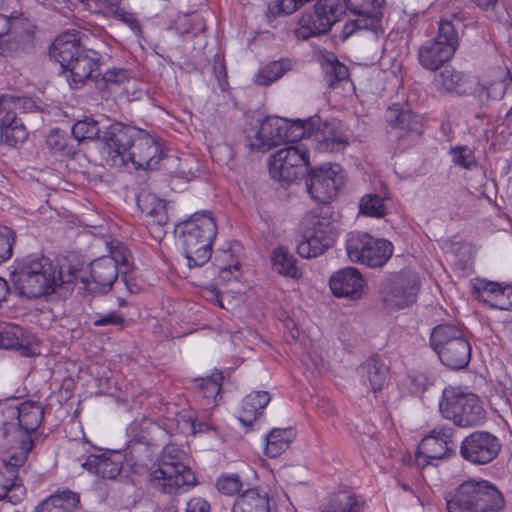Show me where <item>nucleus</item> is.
Listing matches in <instances>:
<instances>
[{"mask_svg":"<svg viewBox=\"0 0 512 512\" xmlns=\"http://www.w3.org/2000/svg\"><path fill=\"white\" fill-rule=\"evenodd\" d=\"M78 271L71 265L58 267L44 255L31 254L20 263L13 275L15 289L27 298L49 295L58 286L72 284Z\"/></svg>","mask_w":512,"mask_h":512,"instance_id":"obj_1","label":"nucleus"},{"mask_svg":"<svg viewBox=\"0 0 512 512\" xmlns=\"http://www.w3.org/2000/svg\"><path fill=\"white\" fill-rule=\"evenodd\" d=\"M49 55L68 72L67 81L72 89H78L98 71L100 54L85 48L80 32L69 30L60 34L52 43Z\"/></svg>","mask_w":512,"mask_h":512,"instance_id":"obj_2","label":"nucleus"},{"mask_svg":"<svg viewBox=\"0 0 512 512\" xmlns=\"http://www.w3.org/2000/svg\"><path fill=\"white\" fill-rule=\"evenodd\" d=\"M174 233L181 242L190 268L201 267L208 262L217 233V226L210 212L194 213L188 219L177 223Z\"/></svg>","mask_w":512,"mask_h":512,"instance_id":"obj_3","label":"nucleus"},{"mask_svg":"<svg viewBox=\"0 0 512 512\" xmlns=\"http://www.w3.org/2000/svg\"><path fill=\"white\" fill-rule=\"evenodd\" d=\"M448 512H500L505 507L502 493L484 479L463 481L445 497Z\"/></svg>","mask_w":512,"mask_h":512,"instance_id":"obj_4","label":"nucleus"},{"mask_svg":"<svg viewBox=\"0 0 512 512\" xmlns=\"http://www.w3.org/2000/svg\"><path fill=\"white\" fill-rule=\"evenodd\" d=\"M429 343L441 363L450 369H463L470 362L471 344L465 332L454 324L435 326Z\"/></svg>","mask_w":512,"mask_h":512,"instance_id":"obj_5","label":"nucleus"},{"mask_svg":"<svg viewBox=\"0 0 512 512\" xmlns=\"http://www.w3.org/2000/svg\"><path fill=\"white\" fill-rule=\"evenodd\" d=\"M317 118L297 119L293 122L280 117H267L260 124L251 147L258 151H267L285 141L310 138L314 132Z\"/></svg>","mask_w":512,"mask_h":512,"instance_id":"obj_6","label":"nucleus"},{"mask_svg":"<svg viewBox=\"0 0 512 512\" xmlns=\"http://www.w3.org/2000/svg\"><path fill=\"white\" fill-rule=\"evenodd\" d=\"M441 415L459 427H473L484 423L486 412L479 398L459 387L444 388L439 400Z\"/></svg>","mask_w":512,"mask_h":512,"instance_id":"obj_7","label":"nucleus"},{"mask_svg":"<svg viewBox=\"0 0 512 512\" xmlns=\"http://www.w3.org/2000/svg\"><path fill=\"white\" fill-rule=\"evenodd\" d=\"M177 449L173 445L163 448L157 468L150 472V483L156 490L174 494L184 487L194 486V473L183 463L177 461L173 453Z\"/></svg>","mask_w":512,"mask_h":512,"instance_id":"obj_8","label":"nucleus"},{"mask_svg":"<svg viewBox=\"0 0 512 512\" xmlns=\"http://www.w3.org/2000/svg\"><path fill=\"white\" fill-rule=\"evenodd\" d=\"M458 46V34L452 22L441 20L436 37L419 47L418 61L424 69L436 71L452 59Z\"/></svg>","mask_w":512,"mask_h":512,"instance_id":"obj_9","label":"nucleus"},{"mask_svg":"<svg viewBox=\"0 0 512 512\" xmlns=\"http://www.w3.org/2000/svg\"><path fill=\"white\" fill-rule=\"evenodd\" d=\"M348 258L355 263L371 268L383 266L393 253L392 244L380 238H375L362 231H352L346 238Z\"/></svg>","mask_w":512,"mask_h":512,"instance_id":"obj_10","label":"nucleus"},{"mask_svg":"<svg viewBox=\"0 0 512 512\" xmlns=\"http://www.w3.org/2000/svg\"><path fill=\"white\" fill-rule=\"evenodd\" d=\"M309 166V151L302 143L281 148L273 153L269 159L271 177L277 181L287 183L306 175Z\"/></svg>","mask_w":512,"mask_h":512,"instance_id":"obj_11","label":"nucleus"},{"mask_svg":"<svg viewBox=\"0 0 512 512\" xmlns=\"http://www.w3.org/2000/svg\"><path fill=\"white\" fill-rule=\"evenodd\" d=\"M336 237L337 232L330 217L313 215L306 220L297 252L302 258L318 257L333 246Z\"/></svg>","mask_w":512,"mask_h":512,"instance_id":"obj_12","label":"nucleus"},{"mask_svg":"<svg viewBox=\"0 0 512 512\" xmlns=\"http://www.w3.org/2000/svg\"><path fill=\"white\" fill-rule=\"evenodd\" d=\"M385 0H345L351 18L345 23L341 38L346 40L358 31L382 33V8Z\"/></svg>","mask_w":512,"mask_h":512,"instance_id":"obj_13","label":"nucleus"},{"mask_svg":"<svg viewBox=\"0 0 512 512\" xmlns=\"http://www.w3.org/2000/svg\"><path fill=\"white\" fill-rule=\"evenodd\" d=\"M139 134V128L115 122L103 132L100 154L111 167L122 168L125 157L131 150L133 140Z\"/></svg>","mask_w":512,"mask_h":512,"instance_id":"obj_14","label":"nucleus"},{"mask_svg":"<svg viewBox=\"0 0 512 512\" xmlns=\"http://www.w3.org/2000/svg\"><path fill=\"white\" fill-rule=\"evenodd\" d=\"M306 188L311 199L319 204L331 202L344 185L345 177L338 164H324L308 170Z\"/></svg>","mask_w":512,"mask_h":512,"instance_id":"obj_15","label":"nucleus"},{"mask_svg":"<svg viewBox=\"0 0 512 512\" xmlns=\"http://www.w3.org/2000/svg\"><path fill=\"white\" fill-rule=\"evenodd\" d=\"M133 141L122 168L133 170L156 169L165 155L161 139L139 128V134Z\"/></svg>","mask_w":512,"mask_h":512,"instance_id":"obj_16","label":"nucleus"},{"mask_svg":"<svg viewBox=\"0 0 512 512\" xmlns=\"http://www.w3.org/2000/svg\"><path fill=\"white\" fill-rule=\"evenodd\" d=\"M32 446V440L26 437L22 440L20 450L5 461L4 469L0 471V501L6 500L15 505L24 499L26 489L16 474V469L24 465Z\"/></svg>","mask_w":512,"mask_h":512,"instance_id":"obj_17","label":"nucleus"},{"mask_svg":"<svg viewBox=\"0 0 512 512\" xmlns=\"http://www.w3.org/2000/svg\"><path fill=\"white\" fill-rule=\"evenodd\" d=\"M389 139L398 141V148L405 149L422 133L419 117L401 104L394 103L385 112Z\"/></svg>","mask_w":512,"mask_h":512,"instance_id":"obj_18","label":"nucleus"},{"mask_svg":"<svg viewBox=\"0 0 512 512\" xmlns=\"http://www.w3.org/2000/svg\"><path fill=\"white\" fill-rule=\"evenodd\" d=\"M501 450V442L486 431H475L465 437L460 445L461 457L474 465L492 462Z\"/></svg>","mask_w":512,"mask_h":512,"instance_id":"obj_19","label":"nucleus"},{"mask_svg":"<svg viewBox=\"0 0 512 512\" xmlns=\"http://www.w3.org/2000/svg\"><path fill=\"white\" fill-rule=\"evenodd\" d=\"M453 432L451 428H434L418 445L415 461L418 467L424 468L433 461L442 459L449 451Z\"/></svg>","mask_w":512,"mask_h":512,"instance_id":"obj_20","label":"nucleus"},{"mask_svg":"<svg viewBox=\"0 0 512 512\" xmlns=\"http://www.w3.org/2000/svg\"><path fill=\"white\" fill-rule=\"evenodd\" d=\"M90 278L81 275L78 271V278H81L85 289L90 293H107L113 283L118 277V268L115 267V262L110 257H100L93 260L90 265Z\"/></svg>","mask_w":512,"mask_h":512,"instance_id":"obj_21","label":"nucleus"},{"mask_svg":"<svg viewBox=\"0 0 512 512\" xmlns=\"http://www.w3.org/2000/svg\"><path fill=\"white\" fill-rule=\"evenodd\" d=\"M476 298L492 309H512V284H503L487 279H476L473 284Z\"/></svg>","mask_w":512,"mask_h":512,"instance_id":"obj_22","label":"nucleus"},{"mask_svg":"<svg viewBox=\"0 0 512 512\" xmlns=\"http://www.w3.org/2000/svg\"><path fill=\"white\" fill-rule=\"evenodd\" d=\"M365 285L363 276L353 267L343 268L335 272L329 280V286L333 295L351 300H357L362 297Z\"/></svg>","mask_w":512,"mask_h":512,"instance_id":"obj_23","label":"nucleus"},{"mask_svg":"<svg viewBox=\"0 0 512 512\" xmlns=\"http://www.w3.org/2000/svg\"><path fill=\"white\" fill-rule=\"evenodd\" d=\"M318 121L315 123L314 132L310 137H315L317 149L321 152H339L345 149L348 138L342 130L338 121L321 124L320 118L314 116Z\"/></svg>","mask_w":512,"mask_h":512,"instance_id":"obj_24","label":"nucleus"},{"mask_svg":"<svg viewBox=\"0 0 512 512\" xmlns=\"http://www.w3.org/2000/svg\"><path fill=\"white\" fill-rule=\"evenodd\" d=\"M433 85L440 93L466 95L473 92L475 80L464 72L448 66L435 74Z\"/></svg>","mask_w":512,"mask_h":512,"instance_id":"obj_25","label":"nucleus"},{"mask_svg":"<svg viewBox=\"0 0 512 512\" xmlns=\"http://www.w3.org/2000/svg\"><path fill=\"white\" fill-rule=\"evenodd\" d=\"M418 290L419 280L416 276H400L391 283L384 300L389 306L402 309L416 301Z\"/></svg>","mask_w":512,"mask_h":512,"instance_id":"obj_26","label":"nucleus"},{"mask_svg":"<svg viewBox=\"0 0 512 512\" xmlns=\"http://www.w3.org/2000/svg\"><path fill=\"white\" fill-rule=\"evenodd\" d=\"M81 466L102 479L113 480L122 470L123 456L120 453L90 454Z\"/></svg>","mask_w":512,"mask_h":512,"instance_id":"obj_27","label":"nucleus"},{"mask_svg":"<svg viewBox=\"0 0 512 512\" xmlns=\"http://www.w3.org/2000/svg\"><path fill=\"white\" fill-rule=\"evenodd\" d=\"M222 374L199 378L194 383V400L203 411H211L218 405L221 392Z\"/></svg>","mask_w":512,"mask_h":512,"instance_id":"obj_28","label":"nucleus"},{"mask_svg":"<svg viewBox=\"0 0 512 512\" xmlns=\"http://www.w3.org/2000/svg\"><path fill=\"white\" fill-rule=\"evenodd\" d=\"M272 399L268 391H252L243 397L237 410L238 420L245 426L263 418L265 409Z\"/></svg>","mask_w":512,"mask_h":512,"instance_id":"obj_29","label":"nucleus"},{"mask_svg":"<svg viewBox=\"0 0 512 512\" xmlns=\"http://www.w3.org/2000/svg\"><path fill=\"white\" fill-rule=\"evenodd\" d=\"M137 205L145 217L146 225L161 233L168 223V213L166 203L154 194L140 195L137 199Z\"/></svg>","mask_w":512,"mask_h":512,"instance_id":"obj_30","label":"nucleus"},{"mask_svg":"<svg viewBox=\"0 0 512 512\" xmlns=\"http://www.w3.org/2000/svg\"><path fill=\"white\" fill-rule=\"evenodd\" d=\"M360 382L373 391H381L387 381L388 367L375 357L368 358L358 368Z\"/></svg>","mask_w":512,"mask_h":512,"instance_id":"obj_31","label":"nucleus"},{"mask_svg":"<svg viewBox=\"0 0 512 512\" xmlns=\"http://www.w3.org/2000/svg\"><path fill=\"white\" fill-rule=\"evenodd\" d=\"M363 502L350 491L331 493L319 505V512H360Z\"/></svg>","mask_w":512,"mask_h":512,"instance_id":"obj_32","label":"nucleus"},{"mask_svg":"<svg viewBox=\"0 0 512 512\" xmlns=\"http://www.w3.org/2000/svg\"><path fill=\"white\" fill-rule=\"evenodd\" d=\"M28 136V132L20 118L14 112L8 111L1 120L0 141L9 147H17Z\"/></svg>","mask_w":512,"mask_h":512,"instance_id":"obj_33","label":"nucleus"},{"mask_svg":"<svg viewBox=\"0 0 512 512\" xmlns=\"http://www.w3.org/2000/svg\"><path fill=\"white\" fill-rule=\"evenodd\" d=\"M270 498L267 492L257 488L246 490L233 504L231 512H270Z\"/></svg>","mask_w":512,"mask_h":512,"instance_id":"obj_34","label":"nucleus"},{"mask_svg":"<svg viewBox=\"0 0 512 512\" xmlns=\"http://www.w3.org/2000/svg\"><path fill=\"white\" fill-rule=\"evenodd\" d=\"M330 30L328 20L321 18V16L314 9L310 12H304L300 17L297 27L294 29V34L299 40H307L324 34Z\"/></svg>","mask_w":512,"mask_h":512,"instance_id":"obj_35","label":"nucleus"},{"mask_svg":"<svg viewBox=\"0 0 512 512\" xmlns=\"http://www.w3.org/2000/svg\"><path fill=\"white\" fill-rule=\"evenodd\" d=\"M272 268L278 274L292 279L302 277V272L297 266V259L284 246L276 247L271 255Z\"/></svg>","mask_w":512,"mask_h":512,"instance_id":"obj_36","label":"nucleus"},{"mask_svg":"<svg viewBox=\"0 0 512 512\" xmlns=\"http://www.w3.org/2000/svg\"><path fill=\"white\" fill-rule=\"evenodd\" d=\"M24 36L18 35L15 23L10 18L0 14V55L7 57L16 52Z\"/></svg>","mask_w":512,"mask_h":512,"instance_id":"obj_37","label":"nucleus"},{"mask_svg":"<svg viewBox=\"0 0 512 512\" xmlns=\"http://www.w3.org/2000/svg\"><path fill=\"white\" fill-rule=\"evenodd\" d=\"M44 416V410L39 402L24 401L20 404L18 425L28 435L37 430Z\"/></svg>","mask_w":512,"mask_h":512,"instance_id":"obj_38","label":"nucleus"},{"mask_svg":"<svg viewBox=\"0 0 512 512\" xmlns=\"http://www.w3.org/2000/svg\"><path fill=\"white\" fill-rule=\"evenodd\" d=\"M79 500L76 493L66 490L51 495L42 501L36 508V512H71L72 506Z\"/></svg>","mask_w":512,"mask_h":512,"instance_id":"obj_39","label":"nucleus"},{"mask_svg":"<svg viewBox=\"0 0 512 512\" xmlns=\"http://www.w3.org/2000/svg\"><path fill=\"white\" fill-rule=\"evenodd\" d=\"M292 429H273L266 436L265 454L270 458H276L285 452L293 439Z\"/></svg>","mask_w":512,"mask_h":512,"instance_id":"obj_40","label":"nucleus"},{"mask_svg":"<svg viewBox=\"0 0 512 512\" xmlns=\"http://www.w3.org/2000/svg\"><path fill=\"white\" fill-rule=\"evenodd\" d=\"M82 2H91V0H81ZM92 2L100 3L104 2L107 4L109 12L113 15V17L125 25H127L130 30L136 35L140 36L142 33L141 26L134 16L133 13L126 11L123 7L118 5L119 0H92Z\"/></svg>","mask_w":512,"mask_h":512,"instance_id":"obj_41","label":"nucleus"},{"mask_svg":"<svg viewBox=\"0 0 512 512\" xmlns=\"http://www.w3.org/2000/svg\"><path fill=\"white\" fill-rule=\"evenodd\" d=\"M290 69V63L287 60L273 61L262 67L255 75V83L267 86L281 78L286 71Z\"/></svg>","mask_w":512,"mask_h":512,"instance_id":"obj_42","label":"nucleus"},{"mask_svg":"<svg viewBox=\"0 0 512 512\" xmlns=\"http://www.w3.org/2000/svg\"><path fill=\"white\" fill-rule=\"evenodd\" d=\"M215 266L218 269V279L221 282H229L237 278L240 269V263L234 260L230 251H222L215 258Z\"/></svg>","mask_w":512,"mask_h":512,"instance_id":"obj_43","label":"nucleus"},{"mask_svg":"<svg viewBox=\"0 0 512 512\" xmlns=\"http://www.w3.org/2000/svg\"><path fill=\"white\" fill-rule=\"evenodd\" d=\"M359 213L377 219L384 217L387 213L384 198L378 194H365L359 201Z\"/></svg>","mask_w":512,"mask_h":512,"instance_id":"obj_44","label":"nucleus"},{"mask_svg":"<svg viewBox=\"0 0 512 512\" xmlns=\"http://www.w3.org/2000/svg\"><path fill=\"white\" fill-rule=\"evenodd\" d=\"M345 0H317L314 9L321 16L328 20V26L337 22L344 13Z\"/></svg>","mask_w":512,"mask_h":512,"instance_id":"obj_45","label":"nucleus"},{"mask_svg":"<svg viewBox=\"0 0 512 512\" xmlns=\"http://www.w3.org/2000/svg\"><path fill=\"white\" fill-rule=\"evenodd\" d=\"M99 132L98 122L89 117L76 121L72 126V134L78 141L94 140Z\"/></svg>","mask_w":512,"mask_h":512,"instance_id":"obj_46","label":"nucleus"},{"mask_svg":"<svg viewBox=\"0 0 512 512\" xmlns=\"http://www.w3.org/2000/svg\"><path fill=\"white\" fill-rule=\"evenodd\" d=\"M90 320L94 327L113 326L122 329L126 323L125 316L117 310L107 313L95 312L90 315Z\"/></svg>","mask_w":512,"mask_h":512,"instance_id":"obj_47","label":"nucleus"},{"mask_svg":"<svg viewBox=\"0 0 512 512\" xmlns=\"http://www.w3.org/2000/svg\"><path fill=\"white\" fill-rule=\"evenodd\" d=\"M449 154L451 155L453 164L458 167L470 170L477 166L474 151L468 146L452 147Z\"/></svg>","mask_w":512,"mask_h":512,"instance_id":"obj_48","label":"nucleus"},{"mask_svg":"<svg viewBox=\"0 0 512 512\" xmlns=\"http://www.w3.org/2000/svg\"><path fill=\"white\" fill-rule=\"evenodd\" d=\"M506 89L507 82L505 80H495L487 86L483 85L479 89L474 88L473 92L478 93L481 100H501L506 94Z\"/></svg>","mask_w":512,"mask_h":512,"instance_id":"obj_49","label":"nucleus"},{"mask_svg":"<svg viewBox=\"0 0 512 512\" xmlns=\"http://www.w3.org/2000/svg\"><path fill=\"white\" fill-rule=\"evenodd\" d=\"M16 236L12 229L0 224V264L8 261L13 255Z\"/></svg>","mask_w":512,"mask_h":512,"instance_id":"obj_50","label":"nucleus"},{"mask_svg":"<svg viewBox=\"0 0 512 512\" xmlns=\"http://www.w3.org/2000/svg\"><path fill=\"white\" fill-rule=\"evenodd\" d=\"M432 384L433 381L429 376L422 372L409 374L405 383L407 389L414 395H421L432 386Z\"/></svg>","mask_w":512,"mask_h":512,"instance_id":"obj_51","label":"nucleus"},{"mask_svg":"<svg viewBox=\"0 0 512 512\" xmlns=\"http://www.w3.org/2000/svg\"><path fill=\"white\" fill-rule=\"evenodd\" d=\"M326 77L329 85L334 87L337 83L348 79V67L340 63L338 60L330 62L326 66Z\"/></svg>","mask_w":512,"mask_h":512,"instance_id":"obj_52","label":"nucleus"},{"mask_svg":"<svg viewBox=\"0 0 512 512\" xmlns=\"http://www.w3.org/2000/svg\"><path fill=\"white\" fill-rule=\"evenodd\" d=\"M22 335L21 328L17 326L5 328L0 333V345L5 349H21L22 341L20 336Z\"/></svg>","mask_w":512,"mask_h":512,"instance_id":"obj_53","label":"nucleus"},{"mask_svg":"<svg viewBox=\"0 0 512 512\" xmlns=\"http://www.w3.org/2000/svg\"><path fill=\"white\" fill-rule=\"evenodd\" d=\"M218 490L225 495H235L242 488V481L236 474L222 475L217 480Z\"/></svg>","mask_w":512,"mask_h":512,"instance_id":"obj_54","label":"nucleus"},{"mask_svg":"<svg viewBox=\"0 0 512 512\" xmlns=\"http://www.w3.org/2000/svg\"><path fill=\"white\" fill-rule=\"evenodd\" d=\"M20 402L17 398L7 399L0 402V424L6 425L10 420L18 419Z\"/></svg>","mask_w":512,"mask_h":512,"instance_id":"obj_55","label":"nucleus"},{"mask_svg":"<svg viewBox=\"0 0 512 512\" xmlns=\"http://www.w3.org/2000/svg\"><path fill=\"white\" fill-rule=\"evenodd\" d=\"M308 0H279L271 8L277 16L291 15L301 8Z\"/></svg>","mask_w":512,"mask_h":512,"instance_id":"obj_56","label":"nucleus"},{"mask_svg":"<svg viewBox=\"0 0 512 512\" xmlns=\"http://www.w3.org/2000/svg\"><path fill=\"white\" fill-rule=\"evenodd\" d=\"M46 143L51 150L55 152L62 151L66 146V136L61 130L53 129L47 135Z\"/></svg>","mask_w":512,"mask_h":512,"instance_id":"obj_57","label":"nucleus"},{"mask_svg":"<svg viewBox=\"0 0 512 512\" xmlns=\"http://www.w3.org/2000/svg\"><path fill=\"white\" fill-rule=\"evenodd\" d=\"M213 73L218 81L221 90H225L228 86L227 69L223 58L216 56L213 63Z\"/></svg>","mask_w":512,"mask_h":512,"instance_id":"obj_58","label":"nucleus"},{"mask_svg":"<svg viewBox=\"0 0 512 512\" xmlns=\"http://www.w3.org/2000/svg\"><path fill=\"white\" fill-rule=\"evenodd\" d=\"M106 257L112 258L113 261L115 262V267L117 268L118 265H125L128 263V251L126 247L119 242H117L116 245H113V243H111L109 255H107Z\"/></svg>","mask_w":512,"mask_h":512,"instance_id":"obj_59","label":"nucleus"},{"mask_svg":"<svg viewBox=\"0 0 512 512\" xmlns=\"http://www.w3.org/2000/svg\"><path fill=\"white\" fill-rule=\"evenodd\" d=\"M127 78V71L121 68H111L104 72L103 80L107 83H121Z\"/></svg>","mask_w":512,"mask_h":512,"instance_id":"obj_60","label":"nucleus"},{"mask_svg":"<svg viewBox=\"0 0 512 512\" xmlns=\"http://www.w3.org/2000/svg\"><path fill=\"white\" fill-rule=\"evenodd\" d=\"M210 504L201 497L191 498L186 505V512H209Z\"/></svg>","mask_w":512,"mask_h":512,"instance_id":"obj_61","label":"nucleus"},{"mask_svg":"<svg viewBox=\"0 0 512 512\" xmlns=\"http://www.w3.org/2000/svg\"><path fill=\"white\" fill-rule=\"evenodd\" d=\"M190 429L193 434H196L211 430L213 429V426L210 422L206 420H199L198 418H196L190 419Z\"/></svg>","mask_w":512,"mask_h":512,"instance_id":"obj_62","label":"nucleus"},{"mask_svg":"<svg viewBox=\"0 0 512 512\" xmlns=\"http://www.w3.org/2000/svg\"><path fill=\"white\" fill-rule=\"evenodd\" d=\"M202 294L206 300L217 304L221 308L224 307L222 304V300L220 298V293L215 287L205 288L203 290Z\"/></svg>","mask_w":512,"mask_h":512,"instance_id":"obj_63","label":"nucleus"},{"mask_svg":"<svg viewBox=\"0 0 512 512\" xmlns=\"http://www.w3.org/2000/svg\"><path fill=\"white\" fill-rule=\"evenodd\" d=\"M474 3L479 9L488 11L494 10L498 4L499 0H470Z\"/></svg>","mask_w":512,"mask_h":512,"instance_id":"obj_64","label":"nucleus"}]
</instances>
